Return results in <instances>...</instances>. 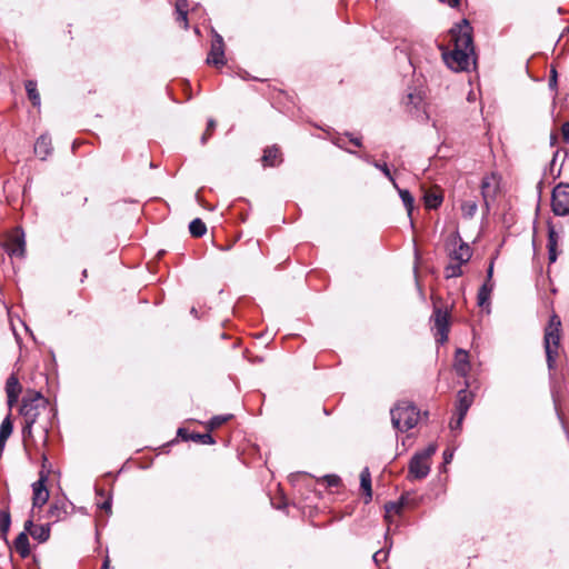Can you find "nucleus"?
<instances>
[{
    "label": "nucleus",
    "instance_id": "nucleus-1",
    "mask_svg": "<svg viewBox=\"0 0 569 569\" xmlns=\"http://www.w3.org/2000/svg\"><path fill=\"white\" fill-rule=\"evenodd\" d=\"M453 50L442 52V59L447 67L456 72L465 71L469 67L470 56L475 53L472 28L468 20L456 24L451 30Z\"/></svg>",
    "mask_w": 569,
    "mask_h": 569
},
{
    "label": "nucleus",
    "instance_id": "nucleus-2",
    "mask_svg": "<svg viewBox=\"0 0 569 569\" xmlns=\"http://www.w3.org/2000/svg\"><path fill=\"white\" fill-rule=\"evenodd\" d=\"M391 422L395 429L400 432L408 431L417 426L419 421V411L410 402H399L391 410Z\"/></svg>",
    "mask_w": 569,
    "mask_h": 569
},
{
    "label": "nucleus",
    "instance_id": "nucleus-3",
    "mask_svg": "<svg viewBox=\"0 0 569 569\" xmlns=\"http://www.w3.org/2000/svg\"><path fill=\"white\" fill-rule=\"evenodd\" d=\"M560 327L561 321L559 317L553 315L550 317L549 323L545 329L543 345L549 370H553L556 366L560 346Z\"/></svg>",
    "mask_w": 569,
    "mask_h": 569
},
{
    "label": "nucleus",
    "instance_id": "nucleus-4",
    "mask_svg": "<svg viewBox=\"0 0 569 569\" xmlns=\"http://www.w3.org/2000/svg\"><path fill=\"white\" fill-rule=\"evenodd\" d=\"M48 400L38 391L31 392L22 398L20 413L24 421L36 423L41 409H46Z\"/></svg>",
    "mask_w": 569,
    "mask_h": 569
},
{
    "label": "nucleus",
    "instance_id": "nucleus-5",
    "mask_svg": "<svg viewBox=\"0 0 569 569\" xmlns=\"http://www.w3.org/2000/svg\"><path fill=\"white\" fill-rule=\"evenodd\" d=\"M551 208L556 216L565 217L569 214V183L560 182L553 188Z\"/></svg>",
    "mask_w": 569,
    "mask_h": 569
},
{
    "label": "nucleus",
    "instance_id": "nucleus-6",
    "mask_svg": "<svg viewBox=\"0 0 569 569\" xmlns=\"http://www.w3.org/2000/svg\"><path fill=\"white\" fill-rule=\"evenodd\" d=\"M213 38L211 41L210 51L207 57V63L214 67H222L226 63L224 60V41L222 36L212 30Z\"/></svg>",
    "mask_w": 569,
    "mask_h": 569
},
{
    "label": "nucleus",
    "instance_id": "nucleus-7",
    "mask_svg": "<svg viewBox=\"0 0 569 569\" xmlns=\"http://www.w3.org/2000/svg\"><path fill=\"white\" fill-rule=\"evenodd\" d=\"M430 472V462L421 459L419 456L413 455L408 465L409 480L425 479Z\"/></svg>",
    "mask_w": 569,
    "mask_h": 569
},
{
    "label": "nucleus",
    "instance_id": "nucleus-8",
    "mask_svg": "<svg viewBox=\"0 0 569 569\" xmlns=\"http://www.w3.org/2000/svg\"><path fill=\"white\" fill-rule=\"evenodd\" d=\"M435 326L437 328V342L445 343L448 340L449 333V315L440 308L433 310Z\"/></svg>",
    "mask_w": 569,
    "mask_h": 569
},
{
    "label": "nucleus",
    "instance_id": "nucleus-9",
    "mask_svg": "<svg viewBox=\"0 0 569 569\" xmlns=\"http://www.w3.org/2000/svg\"><path fill=\"white\" fill-rule=\"evenodd\" d=\"M47 477L40 475V478L32 483V505L33 507H42L49 499V491L46 487Z\"/></svg>",
    "mask_w": 569,
    "mask_h": 569
},
{
    "label": "nucleus",
    "instance_id": "nucleus-10",
    "mask_svg": "<svg viewBox=\"0 0 569 569\" xmlns=\"http://www.w3.org/2000/svg\"><path fill=\"white\" fill-rule=\"evenodd\" d=\"M469 383L466 381L465 388L457 393L456 413L466 416L473 402V393L468 390Z\"/></svg>",
    "mask_w": 569,
    "mask_h": 569
},
{
    "label": "nucleus",
    "instance_id": "nucleus-11",
    "mask_svg": "<svg viewBox=\"0 0 569 569\" xmlns=\"http://www.w3.org/2000/svg\"><path fill=\"white\" fill-rule=\"evenodd\" d=\"M453 368L459 377H468L471 366L469 361V353L466 350L461 348L456 350Z\"/></svg>",
    "mask_w": 569,
    "mask_h": 569
},
{
    "label": "nucleus",
    "instance_id": "nucleus-12",
    "mask_svg": "<svg viewBox=\"0 0 569 569\" xmlns=\"http://www.w3.org/2000/svg\"><path fill=\"white\" fill-rule=\"evenodd\" d=\"M6 250L11 257H23L26 251L24 234L22 231L13 236L6 244Z\"/></svg>",
    "mask_w": 569,
    "mask_h": 569
},
{
    "label": "nucleus",
    "instance_id": "nucleus-13",
    "mask_svg": "<svg viewBox=\"0 0 569 569\" xmlns=\"http://www.w3.org/2000/svg\"><path fill=\"white\" fill-rule=\"evenodd\" d=\"M178 437L182 440L188 441L191 440L193 442L202 443V445H213L216 440L211 436L210 432L198 433V432H189L186 428H179L177 431Z\"/></svg>",
    "mask_w": 569,
    "mask_h": 569
},
{
    "label": "nucleus",
    "instance_id": "nucleus-14",
    "mask_svg": "<svg viewBox=\"0 0 569 569\" xmlns=\"http://www.w3.org/2000/svg\"><path fill=\"white\" fill-rule=\"evenodd\" d=\"M6 392L8 398L9 409L17 403L19 395L21 392V386L19 383L18 378L14 375H11L6 382Z\"/></svg>",
    "mask_w": 569,
    "mask_h": 569
},
{
    "label": "nucleus",
    "instance_id": "nucleus-15",
    "mask_svg": "<svg viewBox=\"0 0 569 569\" xmlns=\"http://www.w3.org/2000/svg\"><path fill=\"white\" fill-rule=\"evenodd\" d=\"M263 167H277L282 162L280 149L277 146L267 147L261 158Z\"/></svg>",
    "mask_w": 569,
    "mask_h": 569
},
{
    "label": "nucleus",
    "instance_id": "nucleus-16",
    "mask_svg": "<svg viewBox=\"0 0 569 569\" xmlns=\"http://www.w3.org/2000/svg\"><path fill=\"white\" fill-rule=\"evenodd\" d=\"M51 138L48 134H41L34 143V153L41 159L46 160L51 153Z\"/></svg>",
    "mask_w": 569,
    "mask_h": 569
},
{
    "label": "nucleus",
    "instance_id": "nucleus-17",
    "mask_svg": "<svg viewBox=\"0 0 569 569\" xmlns=\"http://www.w3.org/2000/svg\"><path fill=\"white\" fill-rule=\"evenodd\" d=\"M559 236L557 231L555 230V227L549 224L548 226V259L550 263L556 262L558 253H557V246H558Z\"/></svg>",
    "mask_w": 569,
    "mask_h": 569
},
{
    "label": "nucleus",
    "instance_id": "nucleus-18",
    "mask_svg": "<svg viewBox=\"0 0 569 569\" xmlns=\"http://www.w3.org/2000/svg\"><path fill=\"white\" fill-rule=\"evenodd\" d=\"M481 194L486 210L489 211L490 201L495 199L496 187L492 186V179L485 177L481 181Z\"/></svg>",
    "mask_w": 569,
    "mask_h": 569
},
{
    "label": "nucleus",
    "instance_id": "nucleus-19",
    "mask_svg": "<svg viewBox=\"0 0 569 569\" xmlns=\"http://www.w3.org/2000/svg\"><path fill=\"white\" fill-rule=\"evenodd\" d=\"M450 257L452 260L463 264V263H467L471 259L472 250L468 243L461 242L459 244V247L452 251Z\"/></svg>",
    "mask_w": 569,
    "mask_h": 569
},
{
    "label": "nucleus",
    "instance_id": "nucleus-20",
    "mask_svg": "<svg viewBox=\"0 0 569 569\" xmlns=\"http://www.w3.org/2000/svg\"><path fill=\"white\" fill-rule=\"evenodd\" d=\"M14 549L23 559L30 555V545L26 531H22L17 536L14 540Z\"/></svg>",
    "mask_w": 569,
    "mask_h": 569
},
{
    "label": "nucleus",
    "instance_id": "nucleus-21",
    "mask_svg": "<svg viewBox=\"0 0 569 569\" xmlns=\"http://www.w3.org/2000/svg\"><path fill=\"white\" fill-rule=\"evenodd\" d=\"M360 487L366 495L365 502L368 503L372 499V489H371V475L369 468H363L360 472Z\"/></svg>",
    "mask_w": 569,
    "mask_h": 569
},
{
    "label": "nucleus",
    "instance_id": "nucleus-22",
    "mask_svg": "<svg viewBox=\"0 0 569 569\" xmlns=\"http://www.w3.org/2000/svg\"><path fill=\"white\" fill-rule=\"evenodd\" d=\"M360 158L365 159L367 162L372 164L376 169L380 170L383 173V176L392 183L393 188H398V183L396 182L387 163H381L379 161L371 160L368 156H366V157L360 156Z\"/></svg>",
    "mask_w": 569,
    "mask_h": 569
},
{
    "label": "nucleus",
    "instance_id": "nucleus-23",
    "mask_svg": "<svg viewBox=\"0 0 569 569\" xmlns=\"http://www.w3.org/2000/svg\"><path fill=\"white\" fill-rule=\"evenodd\" d=\"M493 290V283L485 282L478 290L477 300L480 307H485L490 301V296Z\"/></svg>",
    "mask_w": 569,
    "mask_h": 569
},
{
    "label": "nucleus",
    "instance_id": "nucleus-24",
    "mask_svg": "<svg viewBox=\"0 0 569 569\" xmlns=\"http://www.w3.org/2000/svg\"><path fill=\"white\" fill-rule=\"evenodd\" d=\"M30 535L34 540L46 542L50 537V528L48 525L36 526L30 531Z\"/></svg>",
    "mask_w": 569,
    "mask_h": 569
},
{
    "label": "nucleus",
    "instance_id": "nucleus-25",
    "mask_svg": "<svg viewBox=\"0 0 569 569\" xmlns=\"http://www.w3.org/2000/svg\"><path fill=\"white\" fill-rule=\"evenodd\" d=\"M189 232L192 237L200 238L206 234V223L200 219L196 218L189 223Z\"/></svg>",
    "mask_w": 569,
    "mask_h": 569
},
{
    "label": "nucleus",
    "instance_id": "nucleus-26",
    "mask_svg": "<svg viewBox=\"0 0 569 569\" xmlns=\"http://www.w3.org/2000/svg\"><path fill=\"white\" fill-rule=\"evenodd\" d=\"M405 497L401 496L399 500L397 501H389L385 505V510H386V519L389 520L390 519V513H396V515H399L403 507H405Z\"/></svg>",
    "mask_w": 569,
    "mask_h": 569
},
{
    "label": "nucleus",
    "instance_id": "nucleus-27",
    "mask_svg": "<svg viewBox=\"0 0 569 569\" xmlns=\"http://www.w3.org/2000/svg\"><path fill=\"white\" fill-rule=\"evenodd\" d=\"M188 3L186 0H178L176 2V12H177V21L183 22V28H188V10H187Z\"/></svg>",
    "mask_w": 569,
    "mask_h": 569
},
{
    "label": "nucleus",
    "instance_id": "nucleus-28",
    "mask_svg": "<svg viewBox=\"0 0 569 569\" xmlns=\"http://www.w3.org/2000/svg\"><path fill=\"white\" fill-rule=\"evenodd\" d=\"M396 189L399 193V197L401 198V200L403 202V206L408 212V216H411L412 210H413V203H415V199H413L412 194L407 189H401L399 187Z\"/></svg>",
    "mask_w": 569,
    "mask_h": 569
},
{
    "label": "nucleus",
    "instance_id": "nucleus-29",
    "mask_svg": "<svg viewBox=\"0 0 569 569\" xmlns=\"http://www.w3.org/2000/svg\"><path fill=\"white\" fill-rule=\"evenodd\" d=\"M26 90L28 93V98L30 99L32 104L34 107H39L40 106V94L37 90V82L33 80H28L26 82Z\"/></svg>",
    "mask_w": 569,
    "mask_h": 569
},
{
    "label": "nucleus",
    "instance_id": "nucleus-30",
    "mask_svg": "<svg viewBox=\"0 0 569 569\" xmlns=\"http://www.w3.org/2000/svg\"><path fill=\"white\" fill-rule=\"evenodd\" d=\"M13 430V425L10 419V415H8L1 422L0 426V441L7 442L8 438L11 436Z\"/></svg>",
    "mask_w": 569,
    "mask_h": 569
},
{
    "label": "nucleus",
    "instance_id": "nucleus-31",
    "mask_svg": "<svg viewBox=\"0 0 569 569\" xmlns=\"http://www.w3.org/2000/svg\"><path fill=\"white\" fill-rule=\"evenodd\" d=\"M423 201H425L426 208H428V209H437L441 204V202H442V197L440 194L435 193V192H427L423 196Z\"/></svg>",
    "mask_w": 569,
    "mask_h": 569
},
{
    "label": "nucleus",
    "instance_id": "nucleus-32",
    "mask_svg": "<svg viewBox=\"0 0 569 569\" xmlns=\"http://www.w3.org/2000/svg\"><path fill=\"white\" fill-rule=\"evenodd\" d=\"M11 517L8 509L0 510V530L2 532L3 538H7V533L10 529Z\"/></svg>",
    "mask_w": 569,
    "mask_h": 569
},
{
    "label": "nucleus",
    "instance_id": "nucleus-33",
    "mask_svg": "<svg viewBox=\"0 0 569 569\" xmlns=\"http://www.w3.org/2000/svg\"><path fill=\"white\" fill-rule=\"evenodd\" d=\"M232 418V415H218V416H213L207 427L209 430H214L217 428H219L220 426H222L223 423H226L227 421H229L230 419Z\"/></svg>",
    "mask_w": 569,
    "mask_h": 569
},
{
    "label": "nucleus",
    "instance_id": "nucleus-34",
    "mask_svg": "<svg viewBox=\"0 0 569 569\" xmlns=\"http://www.w3.org/2000/svg\"><path fill=\"white\" fill-rule=\"evenodd\" d=\"M477 209L478 206L476 201L468 200L461 204V211L465 218H472L476 214Z\"/></svg>",
    "mask_w": 569,
    "mask_h": 569
},
{
    "label": "nucleus",
    "instance_id": "nucleus-35",
    "mask_svg": "<svg viewBox=\"0 0 569 569\" xmlns=\"http://www.w3.org/2000/svg\"><path fill=\"white\" fill-rule=\"evenodd\" d=\"M461 267H462V263H460V262L448 264L445 269L446 278L449 279V278L460 277L462 274Z\"/></svg>",
    "mask_w": 569,
    "mask_h": 569
},
{
    "label": "nucleus",
    "instance_id": "nucleus-36",
    "mask_svg": "<svg viewBox=\"0 0 569 569\" xmlns=\"http://www.w3.org/2000/svg\"><path fill=\"white\" fill-rule=\"evenodd\" d=\"M422 102V97L420 92H409L407 94L406 104L412 106L415 109H419L420 104Z\"/></svg>",
    "mask_w": 569,
    "mask_h": 569
},
{
    "label": "nucleus",
    "instance_id": "nucleus-37",
    "mask_svg": "<svg viewBox=\"0 0 569 569\" xmlns=\"http://www.w3.org/2000/svg\"><path fill=\"white\" fill-rule=\"evenodd\" d=\"M437 446L433 443L428 445L425 449L416 452L415 455L419 456L421 459L429 461L430 458L436 453Z\"/></svg>",
    "mask_w": 569,
    "mask_h": 569
},
{
    "label": "nucleus",
    "instance_id": "nucleus-38",
    "mask_svg": "<svg viewBox=\"0 0 569 569\" xmlns=\"http://www.w3.org/2000/svg\"><path fill=\"white\" fill-rule=\"evenodd\" d=\"M437 446L433 443L428 445L425 449L416 452L415 455L419 456L421 459L429 461L430 458L436 453Z\"/></svg>",
    "mask_w": 569,
    "mask_h": 569
},
{
    "label": "nucleus",
    "instance_id": "nucleus-39",
    "mask_svg": "<svg viewBox=\"0 0 569 569\" xmlns=\"http://www.w3.org/2000/svg\"><path fill=\"white\" fill-rule=\"evenodd\" d=\"M216 126H217V122L214 119H209L208 120V123H207V129L206 131L203 132V134L201 136V143L202 144H206L208 139L210 138V136L212 134L213 130L216 129Z\"/></svg>",
    "mask_w": 569,
    "mask_h": 569
},
{
    "label": "nucleus",
    "instance_id": "nucleus-40",
    "mask_svg": "<svg viewBox=\"0 0 569 569\" xmlns=\"http://www.w3.org/2000/svg\"><path fill=\"white\" fill-rule=\"evenodd\" d=\"M457 417L455 419H452L450 421V429L452 431H456V430H460L461 429V426H462V422H463V419L466 416H460V413H456Z\"/></svg>",
    "mask_w": 569,
    "mask_h": 569
},
{
    "label": "nucleus",
    "instance_id": "nucleus-41",
    "mask_svg": "<svg viewBox=\"0 0 569 569\" xmlns=\"http://www.w3.org/2000/svg\"><path fill=\"white\" fill-rule=\"evenodd\" d=\"M97 506L98 508L107 511V512H111V507H112V497L111 495H108L106 500L103 502H97Z\"/></svg>",
    "mask_w": 569,
    "mask_h": 569
},
{
    "label": "nucleus",
    "instance_id": "nucleus-42",
    "mask_svg": "<svg viewBox=\"0 0 569 569\" xmlns=\"http://www.w3.org/2000/svg\"><path fill=\"white\" fill-rule=\"evenodd\" d=\"M34 423H31L30 421H24V426L22 427V438L26 441L27 438L32 437V427Z\"/></svg>",
    "mask_w": 569,
    "mask_h": 569
},
{
    "label": "nucleus",
    "instance_id": "nucleus-43",
    "mask_svg": "<svg viewBox=\"0 0 569 569\" xmlns=\"http://www.w3.org/2000/svg\"><path fill=\"white\" fill-rule=\"evenodd\" d=\"M388 552L385 550H378L373 553L372 560L376 562V565H379L387 560Z\"/></svg>",
    "mask_w": 569,
    "mask_h": 569
},
{
    "label": "nucleus",
    "instance_id": "nucleus-44",
    "mask_svg": "<svg viewBox=\"0 0 569 569\" xmlns=\"http://www.w3.org/2000/svg\"><path fill=\"white\" fill-rule=\"evenodd\" d=\"M557 84H558V73H557V70L555 68H552L550 71V77H549V88L551 90H556Z\"/></svg>",
    "mask_w": 569,
    "mask_h": 569
},
{
    "label": "nucleus",
    "instance_id": "nucleus-45",
    "mask_svg": "<svg viewBox=\"0 0 569 569\" xmlns=\"http://www.w3.org/2000/svg\"><path fill=\"white\" fill-rule=\"evenodd\" d=\"M325 480L329 487H337L340 483V477L337 475H327L325 476Z\"/></svg>",
    "mask_w": 569,
    "mask_h": 569
},
{
    "label": "nucleus",
    "instance_id": "nucleus-46",
    "mask_svg": "<svg viewBox=\"0 0 569 569\" xmlns=\"http://www.w3.org/2000/svg\"><path fill=\"white\" fill-rule=\"evenodd\" d=\"M562 137L566 141H569V121L565 122L561 127Z\"/></svg>",
    "mask_w": 569,
    "mask_h": 569
},
{
    "label": "nucleus",
    "instance_id": "nucleus-47",
    "mask_svg": "<svg viewBox=\"0 0 569 569\" xmlns=\"http://www.w3.org/2000/svg\"><path fill=\"white\" fill-rule=\"evenodd\" d=\"M492 276H493V260L488 266L486 282L491 283Z\"/></svg>",
    "mask_w": 569,
    "mask_h": 569
},
{
    "label": "nucleus",
    "instance_id": "nucleus-48",
    "mask_svg": "<svg viewBox=\"0 0 569 569\" xmlns=\"http://www.w3.org/2000/svg\"><path fill=\"white\" fill-rule=\"evenodd\" d=\"M453 458V451L452 450H445L443 451V461L445 463H450Z\"/></svg>",
    "mask_w": 569,
    "mask_h": 569
},
{
    "label": "nucleus",
    "instance_id": "nucleus-49",
    "mask_svg": "<svg viewBox=\"0 0 569 569\" xmlns=\"http://www.w3.org/2000/svg\"><path fill=\"white\" fill-rule=\"evenodd\" d=\"M347 136L349 137L351 143H353L356 147H361V139L360 138H357V137L355 138V137H352L349 133H347Z\"/></svg>",
    "mask_w": 569,
    "mask_h": 569
},
{
    "label": "nucleus",
    "instance_id": "nucleus-50",
    "mask_svg": "<svg viewBox=\"0 0 569 569\" xmlns=\"http://www.w3.org/2000/svg\"><path fill=\"white\" fill-rule=\"evenodd\" d=\"M33 529L32 520H27L24 523V530L30 533V531Z\"/></svg>",
    "mask_w": 569,
    "mask_h": 569
},
{
    "label": "nucleus",
    "instance_id": "nucleus-51",
    "mask_svg": "<svg viewBox=\"0 0 569 569\" xmlns=\"http://www.w3.org/2000/svg\"><path fill=\"white\" fill-rule=\"evenodd\" d=\"M96 495L100 496V497H106L107 498V496L109 493H106L104 489L96 487Z\"/></svg>",
    "mask_w": 569,
    "mask_h": 569
},
{
    "label": "nucleus",
    "instance_id": "nucleus-52",
    "mask_svg": "<svg viewBox=\"0 0 569 569\" xmlns=\"http://www.w3.org/2000/svg\"><path fill=\"white\" fill-rule=\"evenodd\" d=\"M460 3V0H448V4L452 8L458 7Z\"/></svg>",
    "mask_w": 569,
    "mask_h": 569
},
{
    "label": "nucleus",
    "instance_id": "nucleus-53",
    "mask_svg": "<svg viewBox=\"0 0 569 569\" xmlns=\"http://www.w3.org/2000/svg\"><path fill=\"white\" fill-rule=\"evenodd\" d=\"M109 566H110L109 557H106V559L103 560L101 569H109Z\"/></svg>",
    "mask_w": 569,
    "mask_h": 569
},
{
    "label": "nucleus",
    "instance_id": "nucleus-54",
    "mask_svg": "<svg viewBox=\"0 0 569 569\" xmlns=\"http://www.w3.org/2000/svg\"><path fill=\"white\" fill-rule=\"evenodd\" d=\"M559 151H556L555 154H553V158H552V161H551V166L555 163L556 159H557V156H558Z\"/></svg>",
    "mask_w": 569,
    "mask_h": 569
},
{
    "label": "nucleus",
    "instance_id": "nucleus-55",
    "mask_svg": "<svg viewBox=\"0 0 569 569\" xmlns=\"http://www.w3.org/2000/svg\"><path fill=\"white\" fill-rule=\"evenodd\" d=\"M191 313H192V315H194V316L197 315V310H196V308H192V309H191Z\"/></svg>",
    "mask_w": 569,
    "mask_h": 569
},
{
    "label": "nucleus",
    "instance_id": "nucleus-56",
    "mask_svg": "<svg viewBox=\"0 0 569 569\" xmlns=\"http://www.w3.org/2000/svg\"><path fill=\"white\" fill-rule=\"evenodd\" d=\"M82 276L87 277V270L86 269L82 271Z\"/></svg>",
    "mask_w": 569,
    "mask_h": 569
},
{
    "label": "nucleus",
    "instance_id": "nucleus-57",
    "mask_svg": "<svg viewBox=\"0 0 569 569\" xmlns=\"http://www.w3.org/2000/svg\"><path fill=\"white\" fill-rule=\"evenodd\" d=\"M542 187V181H539L538 188L540 189Z\"/></svg>",
    "mask_w": 569,
    "mask_h": 569
},
{
    "label": "nucleus",
    "instance_id": "nucleus-58",
    "mask_svg": "<svg viewBox=\"0 0 569 569\" xmlns=\"http://www.w3.org/2000/svg\"><path fill=\"white\" fill-rule=\"evenodd\" d=\"M336 144H337L338 147H342L339 140L336 142Z\"/></svg>",
    "mask_w": 569,
    "mask_h": 569
},
{
    "label": "nucleus",
    "instance_id": "nucleus-59",
    "mask_svg": "<svg viewBox=\"0 0 569 569\" xmlns=\"http://www.w3.org/2000/svg\"><path fill=\"white\" fill-rule=\"evenodd\" d=\"M568 30H569V27H568Z\"/></svg>",
    "mask_w": 569,
    "mask_h": 569
}]
</instances>
